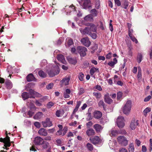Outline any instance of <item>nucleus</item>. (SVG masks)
Listing matches in <instances>:
<instances>
[{
  "mask_svg": "<svg viewBox=\"0 0 152 152\" xmlns=\"http://www.w3.org/2000/svg\"><path fill=\"white\" fill-rule=\"evenodd\" d=\"M34 125L38 128H39L40 127V123L38 122H35L34 123Z\"/></svg>",
  "mask_w": 152,
  "mask_h": 152,
  "instance_id": "obj_51",
  "label": "nucleus"
},
{
  "mask_svg": "<svg viewBox=\"0 0 152 152\" xmlns=\"http://www.w3.org/2000/svg\"><path fill=\"white\" fill-rule=\"evenodd\" d=\"M122 93L121 92H119L117 94V99L118 100H121L122 98Z\"/></svg>",
  "mask_w": 152,
  "mask_h": 152,
  "instance_id": "obj_44",
  "label": "nucleus"
},
{
  "mask_svg": "<svg viewBox=\"0 0 152 152\" xmlns=\"http://www.w3.org/2000/svg\"><path fill=\"white\" fill-rule=\"evenodd\" d=\"M129 150V152H134V147L133 143H132L130 144Z\"/></svg>",
  "mask_w": 152,
  "mask_h": 152,
  "instance_id": "obj_39",
  "label": "nucleus"
},
{
  "mask_svg": "<svg viewBox=\"0 0 152 152\" xmlns=\"http://www.w3.org/2000/svg\"><path fill=\"white\" fill-rule=\"evenodd\" d=\"M68 128L66 127H65L63 129V135H64L67 131Z\"/></svg>",
  "mask_w": 152,
  "mask_h": 152,
  "instance_id": "obj_52",
  "label": "nucleus"
},
{
  "mask_svg": "<svg viewBox=\"0 0 152 152\" xmlns=\"http://www.w3.org/2000/svg\"><path fill=\"white\" fill-rule=\"evenodd\" d=\"M129 37L133 42H135L136 44L138 43V41L137 40L134 36H129Z\"/></svg>",
  "mask_w": 152,
  "mask_h": 152,
  "instance_id": "obj_45",
  "label": "nucleus"
},
{
  "mask_svg": "<svg viewBox=\"0 0 152 152\" xmlns=\"http://www.w3.org/2000/svg\"><path fill=\"white\" fill-rule=\"evenodd\" d=\"M86 147L90 151H92L94 149L93 145L89 143L87 144Z\"/></svg>",
  "mask_w": 152,
  "mask_h": 152,
  "instance_id": "obj_34",
  "label": "nucleus"
},
{
  "mask_svg": "<svg viewBox=\"0 0 152 152\" xmlns=\"http://www.w3.org/2000/svg\"><path fill=\"white\" fill-rule=\"evenodd\" d=\"M57 59L59 61H61L63 64H65L66 63L64 56L62 54L58 55L57 57Z\"/></svg>",
  "mask_w": 152,
  "mask_h": 152,
  "instance_id": "obj_15",
  "label": "nucleus"
},
{
  "mask_svg": "<svg viewBox=\"0 0 152 152\" xmlns=\"http://www.w3.org/2000/svg\"><path fill=\"white\" fill-rule=\"evenodd\" d=\"M98 105L99 107L102 106L104 107V104L103 101L102 100H100L98 103Z\"/></svg>",
  "mask_w": 152,
  "mask_h": 152,
  "instance_id": "obj_49",
  "label": "nucleus"
},
{
  "mask_svg": "<svg viewBox=\"0 0 152 152\" xmlns=\"http://www.w3.org/2000/svg\"><path fill=\"white\" fill-rule=\"evenodd\" d=\"M142 71L140 67H138V73L137 75L138 79L139 80H141L142 78Z\"/></svg>",
  "mask_w": 152,
  "mask_h": 152,
  "instance_id": "obj_28",
  "label": "nucleus"
},
{
  "mask_svg": "<svg viewBox=\"0 0 152 152\" xmlns=\"http://www.w3.org/2000/svg\"><path fill=\"white\" fill-rule=\"evenodd\" d=\"M132 107V103L130 100H128L122 107L121 110L123 113L128 115L131 112Z\"/></svg>",
  "mask_w": 152,
  "mask_h": 152,
  "instance_id": "obj_1",
  "label": "nucleus"
},
{
  "mask_svg": "<svg viewBox=\"0 0 152 152\" xmlns=\"http://www.w3.org/2000/svg\"><path fill=\"white\" fill-rule=\"evenodd\" d=\"M92 32H91V34H89V35H90L92 38L96 39L97 37L96 34L95 33H92Z\"/></svg>",
  "mask_w": 152,
  "mask_h": 152,
  "instance_id": "obj_47",
  "label": "nucleus"
},
{
  "mask_svg": "<svg viewBox=\"0 0 152 152\" xmlns=\"http://www.w3.org/2000/svg\"><path fill=\"white\" fill-rule=\"evenodd\" d=\"M84 92V89L82 88H80L79 92V94H82Z\"/></svg>",
  "mask_w": 152,
  "mask_h": 152,
  "instance_id": "obj_60",
  "label": "nucleus"
},
{
  "mask_svg": "<svg viewBox=\"0 0 152 152\" xmlns=\"http://www.w3.org/2000/svg\"><path fill=\"white\" fill-rule=\"evenodd\" d=\"M43 145L42 147L44 149L46 148H49L50 147L49 146V143L47 142H45L44 141V143H43Z\"/></svg>",
  "mask_w": 152,
  "mask_h": 152,
  "instance_id": "obj_42",
  "label": "nucleus"
},
{
  "mask_svg": "<svg viewBox=\"0 0 152 152\" xmlns=\"http://www.w3.org/2000/svg\"><path fill=\"white\" fill-rule=\"evenodd\" d=\"M54 104L52 102H49L47 105V107L48 108H50L52 107L53 106Z\"/></svg>",
  "mask_w": 152,
  "mask_h": 152,
  "instance_id": "obj_46",
  "label": "nucleus"
},
{
  "mask_svg": "<svg viewBox=\"0 0 152 152\" xmlns=\"http://www.w3.org/2000/svg\"><path fill=\"white\" fill-rule=\"evenodd\" d=\"M118 134V132L116 130L111 129L109 132V134L111 136H114Z\"/></svg>",
  "mask_w": 152,
  "mask_h": 152,
  "instance_id": "obj_31",
  "label": "nucleus"
},
{
  "mask_svg": "<svg viewBox=\"0 0 152 152\" xmlns=\"http://www.w3.org/2000/svg\"><path fill=\"white\" fill-rule=\"evenodd\" d=\"M91 1L90 0H84L83 4V7L86 9L89 8L90 6Z\"/></svg>",
  "mask_w": 152,
  "mask_h": 152,
  "instance_id": "obj_18",
  "label": "nucleus"
},
{
  "mask_svg": "<svg viewBox=\"0 0 152 152\" xmlns=\"http://www.w3.org/2000/svg\"><path fill=\"white\" fill-rule=\"evenodd\" d=\"M151 110V108L149 107H147L145 108L143 111L144 115L145 116L147 115V113L149 112Z\"/></svg>",
  "mask_w": 152,
  "mask_h": 152,
  "instance_id": "obj_41",
  "label": "nucleus"
},
{
  "mask_svg": "<svg viewBox=\"0 0 152 152\" xmlns=\"http://www.w3.org/2000/svg\"><path fill=\"white\" fill-rule=\"evenodd\" d=\"M6 87L8 89H10L12 87V84L9 80L7 81L5 83Z\"/></svg>",
  "mask_w": 152,
  "mask_h": 152,
  "instance_id": "obj_32",
  "label": "nucleus"
},
{
  "mask_svg": "<svg viewBox=\"0 0 152 152\" xmlns=\"http://www.w3.org/2000/svg\"><path fill=\"white\" fill-rule=\"evenodd\" d=\"M142 54L140 53H138L137 60L139 63H140L142 61Z\"/></svg>",
  "mask_w": 152,
  "mask_h": 152,
  "instance_id": "obj_33",
  "label": "nucleus"
},
{
  "mask_svg": "<svg viewBox=\"0 0 152 152\" xmlns=\"http://www.w3.org/2000/svg\"><path fill=\"white\" fill-rule=\"evenodd\" d=\"M93 125V123L91 121H89L86 124V125L88 128H90Z\"/></svg>",
  "mask_w": 152,
  "mask_h": 152,
  "instance_id": "obj_55",
  "label": "nucleus"
},
{
  "mask_svg": "<svg viewBox=\"0 0 152 152\" xmlns=\"http://www.w3.org/2000/svg\"><path fill=\"white\" fill-rule=\"evenodd\" d=\"M6 137L4 139L0 138V142H3L4 143L6 147H9L10 145V138L7 135V131L6 132Z\"/></svg>",
  "mask_w": 152,
  "mask_h": 152,
  "instance_id": "obj_4",
  "label": "nucleus"
},
{
  "mask_svg": "<svg viewBox=\"0 0 152 152\" xmlns=\"http://www.w3.org/2000/svg\"><path fill=\"white\" fill-rule=\"evenodd\" d=\"M22 96L23 99L24 100H25L28 98H29V96H29L28 93L24 92L22 93Z\"/></svg>",
  "mask_w": 152,
  "mask_h": 152,
  "instance_id": "obj_30",
  "label": "nucleus"
},
{
  "mask_svg": "<svg viewBox=\"0 0 152 152\" xmlns=\"http://www.w3.org/2000/svg\"><path fill=\"white\" fill-rule=\"evenodd\" d=\"M26 79L28 82H30L34 80V77L32 74H30L27 76Z\"/></svg>",
  "mask_w": 152,
  "mask_h": 152,
  "instance_id": "obj_27",
  "label": "nucleus"
},
{
  "mask_svg": "<svg viewBox=\"0 0 152 152\" xmlns=\"http://www.w3.org/2000/svg\"><path fill=\"white\" fill-rule=\"evenodd\" d=\"M93 127L97 132H100L103 128L101 125L97 124L94 125Z\"/></svg>",
  "mask_w": 152,
  "mask_h": 152,
  "instance_id": "obj_17",
  "label": "nucleus"
},
{
  "mask_svg": "<svg viewBox=\"0 0 152 152\" xmlns=\"http://www.w3.org/2000/svg\"><path fill=\"white\" fill-rule=\"evenodd\" d=\"M53 86V84L51 83L49 84L47 86V88L48 89H50L52 88Z\"/></svg>",
  "mask_w": 152,
  "mask_h": 152,
  "instance_id": "obj_56",
  "label": "nucleus"
},
{
  "mask_svg": "<svg viewBox=\"0 0 152 152\" xmlns=\"http://www.w3.org/2000/svg\"><path fill=\"white\" fill-rule=\"evenodd\" d=\"M91 12L92 13L91 15L93 16H96L97 15V12L95 9H92L91 11Z\"/></svg>",
  "mask_w": 152,
  "mask_h": 152,
  "instance_id": "obj_40",
  "label": "nucleus"
},
{
  "mask_svg": "<svg viewBox=\"0 0 152 152\" xmlns=\"http://www.w3.org/2000/svg\"><path fill=\"white\" fill-rule=\"evenodd\" d=\"M67 59L68 62L70 64H75L77 62L76 59V58H72L70 57H68Z\"/></svg>",
  "mask_w": 152,
  "mask_h": 152,
  "instance_id": "obj_19",
  "label": "nucleus"
},
{
  "mask_svg": "<svg viewBox=\"0 0 152 152\" xmlns=\"http://www.w3.org/2000/svg\"><path fill=\"white\" fill-rule=\"evenodd\" d=\"M93 94L97 99H99L101 96V94L99 92H94Z\"/></svg>",
  "mask_w": 152,
  "mask_h": 152,
  "instance_id": "obj_36",
  "label": "nucleus"
},
{
  "mask_svg": "<svg viewBox=\"0 0 152 152\" xmlns=\"http://www.w3.org/2000/svg\"><path fill=\"white\" fill-rule=\"evenodd\" d=\"M34 114V112L31 110L29 111L27 113L28 115H29L30 117H32Z\"/></svg>",
  "mask_w": 152,
  "mask_h": 152,
  "instance_id": "obj_59",
  "label": "nucleus"
},
{
  "mask_svg": "<svg viewBox=\"0 0 152 152\" xmlns=\"http://www.w3.org/2000/svg\"><path fill=\"white\" fill-rule=\"evenodd\" d=\"M73 43V42L72 39H69L68 42V44L69 46L72 45Z\"/></svg>",
  "mask_w": 152,
  "mask_h": 152,
  "instance_id": "obj_53",
  "label": "nucleus"
},
{
  "mask_svg": "<svg viewBox=\"0 0 152 152\" xmlns=\"http://www.w3.org/2000/svg\"><path fill=\"white\" fill-rule=\"evenodd\" d=\"M42 115V112H39L34 116V119H35L40 118Z\"/></svg>",
  "mask_w": 152,
  "mask_h": 152,
  "instance_id": "obj_29",
  "label": "nucleus"
},
{
  "mask_svg": "<svg viewBox=\"0 0 152 152\" xmlns=\"http://www.w3.org/2000/svg\"><path fill=\"white\" fill-rule=\"evenodd\" d=\"M81 104V102L80 101H78L77 102V104L76 107L75 109H74L73 113H72L71 116H72L78 110V109L80 106Z\"/></svg>",
  "mask_w": 152,
  "mask_h": 152,
  "instance_id": "obj_20",
  "label": "nucleus"
},
{
  "mask_svg": "<svg viewBox=\"0 0 152 152\" xmlns=\"http://www.w3.org/2000/svg\"><path fill=\"white\" fill-rule=\"evenodd\" d=\"M119 152H128V151L125 148H122L120 149Z\"/></svg>",
  "mask_w": 152,
  "mask_h": 152,
  "instance_id": "obj_64",
  "label": "nucleus"
},
{
  "mask_svg": "<svg viewBox=\"0 0 152 152\" xmlns=\"http://www.w3.org/2000/svg\"><path fill=\"white\" fill-rule=\"evenodd\" d=\"M138 121L136 120H132L131 123L130 127L132 130L134 129L138 124Z\"/></svg>",
  "mask_w": 152,
  "mask_h": 152,
  "instance_id": "obj_10",
  "label": "nucleus"
},
{
  "mask_svg": "<svg viewBox=\"0 0 152 152\" xmlns=\"http://www.w3.org/2000/svg\"><path fill=\"white\" fill-rule=\"evenodd\" d=\"M86 134L88 136H90L95 134V132L91 128H89L86 131Z\"/></svg>",
  "mask_w": 152,
  "mask_h": 152,
  "instance_id": "obj_21",
  "label": "nucleus"
},
{
  "mask_svg": "<svg viewBox=\"0 0 152 152\" xmlns=\"http://www.w3.org/2000/svg\"><path fill=\"white\" fill-rule=\"evenodd\" d=\"M80 31L82 34H87L89 35L91 34V32L89 30V27H86L83 29L82 28H80Z\"/></svg>",
  "mask_w": 152,
  "mask_h": 152,
  "instance_id": "obj_11",
  "label": "nucleus"
},
{
  "mask_svg": "<svg viewBox=\"0 0 152 152\" xmlns=\"http://www.w3.org/2000/svg\"><path fill=\"white\" fill-rule=\"evenodd\" d=\"M112 57V53H109L106 56V58L107 59H110Z\"/></svg>",
  "mask_w": 152,
  "mask_h": 152,
  "instance_id": "obj_62",
  "label": "nucleus"
},
{
  "mask_svg": "<svg viewBox=\"0 0 152 152\" xmlns=\"http://www.w3.org/2000/svg\"><path fill=\"white\" fill-rule=\"evenodd\" d=\"M100 6V3L99 1L96 3L95 4V7L96 9H98L99 8V6Z\"/></svg>",
  "mask_w": 152,
  "mask_h": 152,
  "instance_id": "obj_61",
  "label": "nucleus"
},
{
  "mask_svg": "<svg viewBox=\"0 0 152 152\" xmlns=\"http://www.w3.org/2000/svg\"><path fill=\"white\" fill-rule=\"evenodd\" d=\"M43 126L44 127H47L48 126L50 127L52 125L51 122L48 118H47L45 121L42 122Z\"/></svg>",
  "mask_w": 152,
  "mask_h": 152,
  "instance_id": "obj_12",
  "label": "nucleus"
},
{
  "mask_svg": "<svg viewBox=\"0 0 152 152\" xmlns=\"http://www.w3.org/2000/svg\"><path fill=\"white\" fill-rule=\"evenodd\" d=\"M34 142L36 145H41L44 143V140L40 137H37L35 138Z\"/></svg>",
  "mask_w": 152,
  "mask_h": 152,
  "instance_id": "obj_8",
  "label": "nucleus"
},
{
  "mask_svg": "<svg viewBox=\"0 0 152 152\" xmlns=\"http://www.w3.org/2000/svg\"><path fill=\"white\" fill-rule=\"evenodd\" d=\"M70 80V79L69 77H66L63 79L61 81V83L65 85H68L69 83Z\"/></svg>",
  "mask_w": 152,
  "mask_h": 152,
  "instance_id": "obj_24",
  "label": "nucleus"
},
{
  "mask_svg": "<svg viewBox=\"0 0 152 152\" xmlns=\"http://www.w3.org/2000/svg\"><path fill=\"white\" fill-rule=\"evenodd\" d=\"M123 4L124 6V8L127 9L129 5V3L127 0H123Z\"/></svg>",
  "mask_w": 152,
  "mask_h": 152,
  "instance_id": "obj_38",
  "label": "nucleus"
},
{
  "mask_svg": "<svg viewBox=\"0 0 152 152\" xmlns=\"http://www.w3.org/2000/svg\"><path fill=\"white\" fill-rule=\"evenodd\" d=\"M151 96L150 95L148 96L147 97L145 98L144 99V101L145 102L149 101L151 99Z\"/></svg>",
  "mask_w": 152,
  "mask_h": 152,
  "instance_id": "obj_58",
  "label": "nucleus"
},
{
  "mask_svg": "<svg viewBox=\"0 0 152 152\" xmlns=\"http://www.w3.org/2000/svg\"><path fill=\"white\" fill-rule=\"evenodd\" d=\"M58 67L56 66L55 69L50 71L48 73V75L50 77H53L56 75L58 74L59 72Z\"/></svg>",
  "mask_w": 152,
  "mask_h": 152,
  "instance_id": "obj_6",
  "label": "nucleus"
},
{
  "mask_svg": "<svg viewBox=\"0 0 152 152\" xmlns=\"http://www.w3.org/2000/svg\"><path fill=\"white\" fill-rule=\"evenodd\" d=\"M84 77V75L82 72H80L79 73L78 76L79 79L81 81H82L83 80Z\"/></svg>",
  "mask_w": 152,
  "mask_h": 152,
  "instance_id": "obj_43",
  "label": "nucleus"
},
{
  "mask_svg": "<svg viewBox=\"0 0 152 152\" xmlns=\"http://www.w3.org/2000/svg\"><path fill=\"white\" fill-rule=\"evenodd\" d=\"M38 134L42 136H46L48 135L47 130L44 128H41L38 132Z\"/></svg>",
  "mask_w": 152,
  "mask_h": 152,
  "instance_id": "obj_14",
  "label": "nucleus"
},
{
  "mask_svg": "<svg viewBox=\"0 0 152 152\" xmlns=\"http://www.w3.org/2000/svg\"><path fill=\"white\" fill-rule=\"evenodd\" d=\"M115 3L117 6H119L121 5V3L119 0H114Z\"/></svg>",
  "mask_w": 152,
  "mask_h": 152,
  "instance_id": "obj_50",
  "label": "nucleus"
},
{
  "mask_svg": "<svg viewBox=\"0 0 152 152\" xmlns=\"http://www.w3.org/2000/svg\"><path fill=\"white\" fill-rule=\"evenodd\" d=\"M76 50L80 54L81 56L84 57L86 55L87 49L85 47L79 46L77 47Z\"/></svg>",
  "mask_w": 152,
  "mask_h": 152,
  "instance_id": "obj_2",
  "label": "nucleus"
},
{
  "mask_svg": "<svg viewBox=\"0 0 152 152\" xmlns=\"http://www.w3.org/2000/svg\"><path fill=\"white\" fill-rule=\"evenodd\" d=\"M117 124L119 128H122L125 125L124 119V117L122 116H119L117 118Z\"/></svg>",
  "mask_w": 152,
  "mask_h": 152,
  "instance_id": "obj_3",
  "label": "nucleus"
},
{
  "mask_svg": "<svg viewBox=\"0 0 152 152\" xmlns=\"http://www.w3.org/2000/svg\"><path fill=\"white\" fill-rule=\"evenodd\" d=\"M38 74L40 76L42 77H45L46 76V74L42 70L39 71Z\"/></svg>",
  "mask_w": 152,
  "mask_h": 152,
  "instance_id": "obj_35",
  "label": "nucleus"
},
{
  "mask_svg": "<svg viewBox=\"0 0 152 152\" xmlns=\"http://www.w3.org/2000/svg\"><path fill=\"white\" fill-rule=\"evenodd\" d=\"M99 69L94 67H93L91 68L90 71V73L91 76H93L94 73L96 72H99Z\"/></svg>",
  "mask_w": 152,
  "mask_h": 152,
  "instance_id": "obj_22",
  "label": "nucleus"
},
{
  "mask_svg": "<svg viewBox=\"0 0 152 152\" xmlns=\"http://www.w3.org/2000/svg\"><path fill=\"white\" fill-rule=\"evenodd\" d=\"M102 115V113L100 111H96L94 112V117L95 118L99 119L101 117Z\"/></svg>",
  "mask_w": 152,
  "mask_h": 152,
  "instance_id": "obj_16",
  "label": "nucleus"
},
{
  "mask_svg": "<svg viewBox=\"0 0 152 152\" xmlns=\"http://www.w3.org/2000/svg\"><path fill=\"white\" fill-rule=\"evenodd\" d=\"M115 64H116L113 61H111L108 63V65L112 67H114V65Z\"/></svg>",
  "mask_w": 152,
  "mask_h": 152,
  "instance_id": "obj_54",
  "label": "nucleus"
},
{
  "mask_svg": "<svg viewBox=\"0 0 152 152\" xmlns=\"http://www.w3.org/2000/svg\"><path fill=\"white\" fill-rule=\"evenodd\" d=\"M89 140L94 145L98 144L100 141L99 137L97 136H95L93 137H90Z\"/></svg>",
  "mask_w": 152,
  "mask_h": 152,
  "instance_id": "obj_9",
  "label": "nucleus"
},
{
  "mask_svg": "<svg viewBox=\"0 0 152 152\" xmlns=\"http://www.w3.org/2000/svg\"><path fill=\"white\" fill-rule=\"evenodd\" d=\"M46 99L45 97H44L43 98H42V99H40V100L41 101L39 102V101L38 100H36L35 102V104L36 105L38 106H40L42 105V104L41 103V102H42V100H43V101L44 100V99Z\"/></svg>",
  "mask_w": 152,
  "mask_h": 152,
  "instance_id": "obj_37",
  "label": "nucleus"
},
{
  "mask_svg": "<svg viewBox=\"0 0 152 152\" xmlns=\"http://www.w3.org/2000/svg\"><path fill=\"white\" fill-rule=\"evenodd\" d=\"M92 119V117L91 116V113H88L87 114V117L86 118L87 121H90Z\"/></svg>",
  "mask_w": 152,
  "mask_h": 152,
  "instance_id": "obj_48",
  "label": "nucleus"
},
{
  "mask_svg": "<svg viewBox=\"0 0 152 152\" xmlns=\"http://www.w3.org/2000/svg\"><path fill=\"white\" fill-rule=\"evenodd\" d=\"M95 88L99 91H101L102 90L101 87L99 85H96V86H95Z\"/></svg>",
  "mask_w": 152,
  "mask_h": 152,
  "instance_id": "obj_63",
  "label": "nucleus"
},
{
  "mask_svg": "<svg viewBox=\"0 0 152 152\" xmlns=\"http://www.w3.org/2000/svg\"><path fill=\"white\" fill-rule=\"evenodd\" d=\"M89 29L91 32H96L97 30L96 27L94 24L91 25L89 27Z\"/></svg>",
  "mask_w": 152,
  "mask_h": 152,
  "instance_id": "obj_26",
  "label": "nucleus"
},
{
  "mask_svg": "<svg viewBox=\"0 0 152 152\" xmlns=\"http://www.w3.org/2000/svg\"><path fill=\"white\" fill-rule=\"evenodd\" d=\"M80 41L83 45L87 47H89L91 44L89 39L87 37L83 38L81 39Z\"/></svg>",
  "mask_w": 152,
  "mask_h": 152,
  "instance_id": "obj_7",
  "label": "nucleus"
},
{
  "mask_svg": "<svg viewBox=\"0 0 152 152\" xmlns=\"http://www.w3.org/2000/svg\"><path fill=\"white\" fill-rule=\"evenodd\" d=\"M117 139L119 143L123 146H126L128 144V141L124 136H120L118 137Z\"/></svg>",
  "mask_w": 152,
  "mask_h": 152,
  "instance_id": "obj_5",
  "label": "nucleus"
},
{
  "mask_svg": "<svg viewBox=\"0 0 152 152\" xmlns=\"http://www.w3.org/2000/svg\"><path fill=\"white\" fill-rule=\"evenodd\" d=\"M28 91V94L30 96L29 98H34V96L36 91L32 89H29Z\"/></svg>",
  "mask_w": 152,
  "mask_h": 152,
  "instance_id": "obj_23",
  "label": "nucleus"
},
{
  "mask_svg": "<svg viewBox=\"0 0 152 152\" xmlns=\"http://www.w3.org/2000/svg\"><path fill=\"white\" fill-rule=\"evenodd\" d=\"M104 102L108 104H111L113 102V100L110 98L108 93L106 94L104 96Z\"/></svg>",
  "mask_w": 152,
  "mask_h": 152,
  "instance_id": "obj_13",
  "label": "nucleus"
},
{
  "mask_svg": "<svg viewBox=\"0 0 152 152\" xmlns=\"http://www.w3.org/2000/svg\"><path fill=\"white\" fill-rule=\"evenodd\" d=\"M84 20L87 21H93V16L91 14H89L84 17Z\"/></svg>",
  "mask_w": 152,
  "mask_h": 152,
  "instance_id": "obj_25",
  "label": "nucleus"
},
{
  "mask_svg": "<svg viewBox=\"0 0 152 152\" xmlns=\"http://www.w3.org/2000/svg\"><path fill=\"white\" fill-rule=\"evenodd\" d=\"M47 64V61L46 60H43L41 63V65L43 66Z\"/></svg>",
  "mask_w": 152,
  "mask_h": 152,
  "instance_id": "obj_57",
  "label": "nucleus"
}]
</instances>
